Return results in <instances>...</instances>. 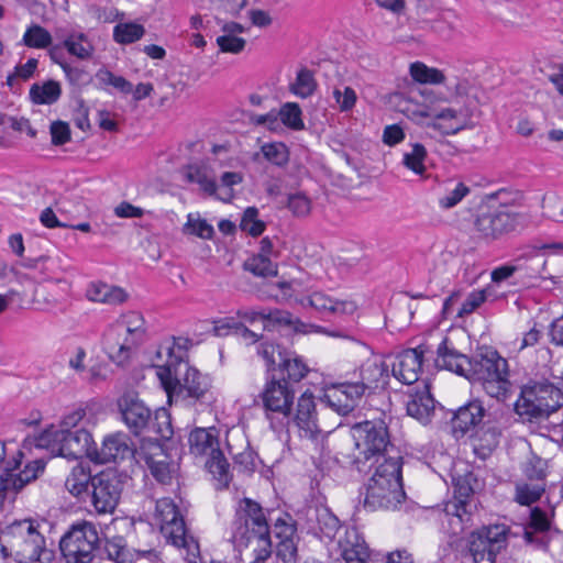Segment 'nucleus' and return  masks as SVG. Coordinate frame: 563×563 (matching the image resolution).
Instances as JSON below:
<instances>
[{
	"instance_id": "c03bdc74",
	"label": "nucleus",
	"mask_w": 563,
	"mask_h": 563,
	"mask_svg": "<svg viewBox=\"0 0 563 563\" xmlns=\"http://www.w3.org/2000/svg\"><path fill=\"white\" fill-rule=\"evenodd\" d=\"M275 287L277 291L272 292V296L277 300H290L294 298L295 301L299 302L302 307H313V299L311 296H300V283H278Z\"/></svg>"
},
{
	"instance_id": "774afa93",
	"label": "nucleus",
	"mask_w": 563,
	"mask_h": 563,
	"mask_svg": "<svg viewBox=\"0 0 563 563\" xmlns=\"http://www.w3.org/2000/svg\"><path fill=\"white\" fill-rule=\"evenodd\" d=\"M333 96L341 111H349L355 106L356 93L351 87H345L343 92L335 89Z\"/></svg>"
},
{
	"instance_id": "20e7f679",
	"label": "nucleus",
	"mask_w": 563,
	"mask_h": 563,
	"mask_svg": "<svg viewBox=\"0 0 563 563\" xmlns=\"http://www.w3.org/2000/svg\"><path fill=\"white\" fill-rule=\"evenodd\" d=\"M466 379L479 384L485 393L497 400H505L511 389L508 361L497 350L481 349L473 357Z\"/></svg>"
},
{
	"instance_id": "c9c22d12",
	"label": "nucleus",
	"mask_w": 563,
	"mask_h": 563,
	"mask_svg": "<svg viewBox=\"0 0 563 563\" xmlns=\"http://www.w3.org/2000/svg\"><path fill=\"white\" fill-rule=\"evenodd\" d=\"M341 530L342 527L338 517L329 508L319 507V540L324 544L327 554L329 553V543L338 541L339 537L343 536L344 532Z\"/></svg>"
},
{
	"instance_id": "473e14b6",
	"label": "nucleus",
	"mask_w": 563,
	"mask_h": 563,
	"mask_svg": "<svg viewBox=\"0 0 563 563\" xmlns=\"http://www.w3.org/2000/svg\"><path fill=\"white\" fill-rule=\"evenodd\" d=\"M407 413L417 420L428 423L434 413L435 400L427 385L421 390L408 395L406 402Z\"/></svg>"
},
{
	"instance_id": "bb28decb",
	"label": "nucleus",
	"mask_w": 563,
	"mask_h": 563,
	"mask_svg": "<svg viewBox=\"0 0 563 563\" xmlns=\"http://www.w3.org/2000/svg\"><path fill=\"white\" fill-rule=\"evenodd\" d=\"M295 421L301 432V437L310 440L316 438L317 412L314 390L308 388L300 395L296 407Z\"/></svg>"
},
{
	"instance_id": "a211bd4d",
	"label": "nucleus",
	"mask_w": 563,
	"mask_h": 563,
	"mask_svg": "<svg viewBox=\"0 0 563 563\" xmlns=\"http://www.w3.org/2000/svg\"><path fill=\"white\" fill-rule=\"evenodd\" d=\"M258 355L265 361L268 372L279 369L286 372L289 380H301L309 368L295 352L273 343H262L257 349Z\"/></svg>"
},
{
	"instance_id": "09e8293b",
	"label": "nucleus",
	"mask_w": 563,
	"mask_h": 563,
	"mask_svg": "<svg viewBox=\"0 0 563 563\" xmlns=\"http://www.w3.org/2000/svg\"><path fill=\"white\" fill-rule=\"evenodd\" d=\"M144 33L143 25L134 22H122L113 27V40L119 44H131L139 41Z\"/></svg>"
},
{
	"instance_id": "cd10ccee",
	"label": "nucleus",
	"mask_w": 563,
	"mask_h": 563,
	"mask_svg": "<svg viewBox=\"0 0 563 563\" xmlns=\"http://www.w3.org/2000/svg\"><path fill=\"white\" fill-rule=\"evenodd\" d=\"M471 362L472 357L460 353L453 346H449V339L446 336L437 349V365L465 378L467 377Z\"/></svg>"
},
{
	"instance_id": "5701e85b",
	"label": "nucleus",
	"mask_w": 563,
	"mask_h": 563,
	"mask_svg": "<svg viewBox=\"0 0 563 563\" xmlns=\"http://www.w3.org/2000/svg\"><path fill=\"white\" fill-rule=\"evenodd\" d=\"M130 457L136 460V450L133 449L131 438L119 431L107 434L101 446H96L92 462L97 464L118 463Z\"/></svg>"
},
{
	"instance_id": "ddd939ff",
	"label": "nucleus",
	"mask_w": 563,
	"mask_h": 563,
	"mask_svg": "<svg viewBox=\"0 0 563 563\" xmlns=\"http://www.w3.org/2000/svg\"><path fill=\"white\" fill-rule=\"evenodd\" d=\"M25 450L18 451L16 455L12 456V461L4 466V474L0 475V508L4 501H12L26 484L36 479L45 470L46 461L44 457H37L34 461L27 462L23 470L15 473L22 462Z\"/></svg>"
},
{
	"instance_id": "b1692460",
	"label": "nucleus",
	"mask_w": 563,
	"mask_h": 563,
	"mask_svg": "<svg viewBox=\"0 0 563 563\" xmlns=\"http://www.w3.org/2000/svg\"><path fill=\"white\" fill-rule=\"evenodd\" d=\"M424 352L423 345L400 352L393 364V375L406 385L417 383L422 371Z\"/></svg>"
},
{
	"instance_id": "dca6fc26",
	"label": "nucleus",
	"mask_w": 563,
	"mask_h": 563,
	"mask_svg": "<svg viewBox=\"0 0 563 563\" xmlns=\"http://www.w3.org/2000/svg\"><path fill=\"white\" fill-rule=\"evenodd\" d=\"M136 461L144 462L151 474L163 484L169 483L178 471V464L159 442L152 439L141 441L136 449Z\"/></svg>"
},
{
	"instance_id": "4468645a",
	"label": "nucleus",
	"mask_w": 563,
	"mask_h": 563,
	"mask_svg": "<svg viewBox=\"0 0 563 563\" xmlns=\"http://www.w3.org/2000/svg\"><path fill=\"white\" fill-rule=\"evenodd\" d=\"M100 542L95 525H75L60 540V551L67 563H91Z\"/></svg>"
},
{
	"instance_id": "412c9836",
	"label": "nucleus",
	"mask_w": 563,
	"mask_h": 563,
	"mask_svg": "<svg viewBox=\"0 0 563 563\" xmlns=\"http://www.w3.org/2000/svg\"><path fill=\"white\" fill-rule=\"evenodd\" d=\"M91 505L98 514H111L120 499L122 483L113 472H102L92 478Z\"/></svg>"
},
{
	"instance_id": "393cba45",
	"label": "nucleus",
	"mask_w": 563,
	"mask_h": 563,
	"mask_svg": "<svg viewBox=\"0 0 563 563\" xmlns=\"http://www.w3.org/2000/svg\"><path fill=\"white\" fill-rule=\"evenodd\" d=\"M516 217L509 212H487L477 217L476 231L486 240H496L516 229Z\"/></svg>"
},
{
	"instance_id": "2eb2a0df",
	"label": "nucleus",
	"mask_w": 563,
	"mask_h": 563,
	"mask_svg": "<svg viewBox=\"0 0 563 563\" xmlns=\"http://www.w3.org/2000/svg\"><path fill=\"white\" fill-rule=\"evenodd\" d=\"M233 161L224 145H216L212 147L211 156L206 161L189 164L185 169V176L188 181L197 184L203 192L213 196L218 191V173L231 166Z\"/></svg>"
},
{
	"instance_id": "9b49d317",
	"label": "nucleus",
	"mask_w": 563,
	"mask_h": 563,
	"mask_svg": "<svg viewBox=\"0 0 563 563\" xmlns=\"http://www.w3.org/2000/svg\"><path fill=\"white\" fill-rule=\"evenodd\" d=\"M355 446L365 461L376 457V463L388 459L394 451L388 424L384 418L364 420L352 426Z\"/></svg>"
},
{
	"instance_id": "0eeeda50",
	"label": "nucleus",
	"mask_w": 563,
	"mask_h": 563,
	"mask_svg": "<svg viewBox=\"0 0 563 563\" xmlns=\"http://www.w3.org/2000/svg\"><path fill=\"white\" fill-rule=\"evenodd\" d=\"M563 406V391L548 379H529L515 405L516 412L529 422H540Z\"/></svg>"
},
{
	"instance_id": "6e6d98bb",
	"label": "nucleus",
	"mask_w": 563,
	"mask_h": 563,
	"mask_svg": "<svg viewBox=\"0 0 563 563\" xmlns=\"http://www.w3.org/2000/svg\"><path fill=\"white\" fill-rule=\"evenodd\" d=\"M427 158V150L420 143L412 144L411 152L404 154V165L417 175H423L426 172L424 161Z\"/></svg>"
},
{
	"instance_id": "2f4dec72",
	"label": "nucleus",
	"mask_w": 563,
	"mask_h": 563,
	"mask_svg": "<svg viewBox=\"0 0 563 563\" xmlns=\"http://www.w3.org/2000/svg\"><path fill=\"white\" fill-rule=\"evenodd\" d=\"M57 35L63 37V46L69 55L81 59H90L95 54V45L89 35L79 30L68 32L59 29Z\"/></svg>"
},
{
	"instance_id": "603ef678",
	"label": "nucleus",
	"mask_w": 563,
	"mask_h": 563,
	"mask_svg": "<svg viewBox=\"0 0 563 563\" xmlns=\"http://www.w3.org/2000/svg\"><path fill=\"white\" fill-rule=\"evenodd\" d=\"M206 466L213 477L222 485L227 486L230 479L229 463L223 455L222 450L207 457Z\"/></svg>"
},
{
	"instance_id": "6e6552de",
	"label": "nucleus",
	"mask_w": 563,
	"mask_h": 563,
	"mask_svg": "<svg viewBox=\"0 0 563 563\" xmlns=\"http://www.w3.org/2000/svg\"><path fill=\"white\" fill-rule=\"evenodd\" d=\"M40 523L33 519L14 521L0 532V552L19 563L37 561L44 548Z\"/></svg>"
},
{
	"instance_id": "e433bc0d",
	"label": "nucleus",
	"mask_w": 563,
	"mask_h": 563,
	"mask_svg": "<svg viewBox=\"0 0 563 563\" xmlns=\"http://www.w3.org/2000/svg\"><path fill=\"white\" fill-rule=\"evenodd\" d=\"M465 124L466 115L463 111L445 108L435 114L432 126L441 133L450 135L463 130Z\"/></svg>"
},
{
	"instance_id": "58836bf2",
	"label": "nucleus",
	"mask_w": 563,
	"mask_h": 563,
	"mask_svg": "<svg viewBox=\"0 0 563 563\" xmlns=\"http://www.w3.org/2000/svg\"><path fill=\"white\" fill-rule=\"evenodd\" d=\"M274 529L276 536L282 539L277 545V556L286 563L292 562L297 552L294 542L289 539L294 533L292 526L278 518L275 521Z\"/></svg>"
},
{
	"instance_id": "423d86ee",
	"label": "nucleus",
	"mask_w": 563,
	"mask_h": 563,
	"mask_svg": "<svg viewBox=\"0 0 563 563\" xmlns=\"http://www.w3.org/2000/svg\"><path fill=\"white\" fill-rule=\"evenodd\" d=\"M145 336V320L137 311H126L110 323L102 339L107 355L115 363L125 362Z\"/></svg>"
},
{
	"instance_id": "e2e57ef3",
	"label": "nucleus",
	"mask_w": 563,
	"mask_h": 563,
	"mask_svg": "<svg viewBox=\"0 0 563 563\" xmlns=\"http://www.w3.org/2000/svg\"><path fill=\"white\" fill-rule=\"evenodd\" d=\"M485 300L486 294L484 290L472 291L462 303V307L457 312V317L464 318L473 313L477 308H479L485 302Z\"/></svg>"
},
{
	"instance_id": "3c124183",
	"label": "nucleus",
	"mask_w": 563,
	"mask_h": 563,
	"mask_svg": "<svg viewBox=\"0 0 563 563\" xmlns=\"http://www.w3.org/2000/svg\"><path fill=\"white\" fill-rule=\"evenodd\" d=\"M316 80L312 71L301 69L298 71L295 80L290 84L289 90L299 98H307L313 93Z\"/></svg>"
},
{
	"instance_id": "f257e3e1",
	"label": "nucleus",
	"mask_w": 563,
	"mask_h": 563,
	"mask_svg": "<svg viewBox=\"0 0 563 563\" xmlns=\"http://www.w3.org/2000/svg\"><path fill=\"white\" fill-rule=\"evenodd\" d=\"M100 412L96 402L80 404L64 413L58 427L52 424L38 434L26 438L23 450H46L52 456L69 460L86 456L92 462L97 444L90 429L98 424Z\"/></svg>"
},
{
	"instance_id": "7ed1b4c3",
	"label": "nucleus",
	"mask_w": 563,
	"mask_h": 563,
	"mask_svg": "<svg viewBox=\"0 0 563 563\" xmlns=\"http://www.w3.org/2000/svg\"><path fill=\"white\" fill-rule=\"evenodd\" d=\"M405 499L402 457L397 453L379 462L365 486L364 507L394 508Z\"/></svg>"
},
{
	"instance_id": "f03ea898",
	"label": "nucleus",
	"mask_w": 563,
	"mask_h": 563,
	"mask_svg": "<svg viewBox=\"0 0 563 563\" xmlns=\"http://www.w3.org/2000/svg\"><path fill=\"white\" fill-rule=\"evenodd\" d=\"M187 340L167 338L156 351L155 375L170 401L201 399L209 389V378L184 360Z\"/></svg>"
},
{
	"instance_id": "f704fd0d",
	"label": "nucleus",
	"mask_w": 563,
	"mask_h": 563,
	"mask_svg": "<svg viewBox=\"0 0 563 563\" xmlns=\"http://www.w3.org/2000/svg\"><path fill=\"white\" fill-rule=\"evenodd\" d=\"M222 35H219L216 43L221 53L240 54L246 46L245 38L239 36L244 32L243 25L236 22L225 23L222 27Z\"/></svg>"
},
{
	"instance_id": "aec40b11",
	"label": "nucleus",
	"mask_w": 563,
	"mask_h": 563,
	"mask_svg": "<svg viewBox=\"0 0 563 563\" xmlns=\"http://www.w3.org/2000/svg\"><path fill=\"white\" fill-rule=\"evenodd\" d=\"M357 309L353 300H339L330 296L319 295V320L333 323V329L319 325V333L334 336L346 338L342 323L352 316Z\"/></svg>"
},
{
	"instance_id": "49530a36",
	"label": "nucleus",
	"mask_w": 563,
	"mask_h": 563,
	"mask_svg": "<svg viewBox=\"0 0 563 563\" xmlns=\"http://www.w3.org/2000/svg\"><path fill=\"white\" fill-rule=\"evenodd\" d=\"M410 76L419 84L439 85L445 80V76L440 69L428 67L422 62H415L410 65Z\"/></svg>"
},
{
	"instance_id": "6ab92c4d",
	"label": "nucleus",
	"mask_w": 563,
	"mask_h": 563,
	"mask_svg": "<svg viewBox=\"0 0 563 563\" xmlns=\"http://www.w3.org/2000/svg\"><path fill=\"white\" fill-rule=\"evenodd\" d=\"M369 549L355 528L345 529L338 541L329 543V553L323 563H367Z\"/></svg>"
},
{
	"instance_id": "a18cd8bd",
	"label": "nucleus",
	"mask_w": 563,
	"mask_h": 563,
	"mask_svg": "<svg viewBox=\"0 0 563 563\" xmlns=\"http://www.w3.org/2000/svg\"><path fill=\"white\" fill-rule=\"evenodd\" d=\"M547 487L519 481L515 486V501L521 506H530L542 497Z\"/></svg>"
},
{
	"instance_id": "7c9ffc66",
	"label": "nucleus",
	"mask_w": 563,
	"mask_h": 563,
	"mask_svg": "<svg viewBox=\"0 0 563 563\" xmlns=\"http://www.w3.org/2000/svg\"><path fill=\"white\" fill-rule=\"evenodd\" d=\"M85 297L88 301L95 303L120 305L126 301L128 294L121 287L92 280L86 286Z\"/></svg>"
},
{
	"instance_id": "c85d7f7f",
	"label": "nucleus",
	"mask_w": 563,
	"mask_h": 563,
	"mask_svg": "<svg viewBox=\"0 0 563 563\" xmlns=\"http://www.w3.org/2000/svg\"><path fill=\"white\" fill-rule=\"evenodd\" d=\"M276 254L273 251V244L268 239L261 241L260 252L249 257L244 267L252 274L261 277L277 275Z\"/></svg>"
},
{
	"instance_id": "72a5a7b5",
	"label": "nucleus",
	"mask_w": 563,
	"mask_h": 563,
	"mask_svg": "<svg viewBox=\"0 0 563 563\" xmlns=\"http://www.w3.org/2000/svg\"><path fill=\"white\" fill-rule=\"evenodd\" d=\"M485 416V408L479 400H472L460 407L452 418L453 431L465 434L478 426Z\"/></svg>"
},
{
	"instance_id": "f8f14e48",
	"label": "nucleus",
	"mask_w": 563,
	"mask_h": 563,
	"mask_svg": "<svg viewBox=\"0 0 563 563\" xmlns=\"http://www.w3.org/2000/svg\"><path fill=\"white\" fill-rule=\"evenodd\" d=\"M510 528L488 525L472 531L466 542V555L473 563H496L497 555L507 549Z\"/></svg>"
},
{
	"instance_id": "0e129e2a",
	"label": "nucleus",
	"mask_w": 563,
	"mask_h": 563,
	"mask_svg": "<svg viewBox=\"0 0 563 563\" xmlns=\"http://www.w3.org/2000/svg\"><path fill=\"white\" fill-rule=\"evenodd\" d=\"M470 188L463 183H459L455 188L448 195L442 197L439 201L440 206L444 209H450L456 206L467 194Z\"/></svg>"
},
{
	"instance_id": "864d4df0",
	"label": "nucleus",
	"mask_w": 563,
	"mask_h": 563,
	"mask_svg": "<svg viewBox=\"0 0 563 563\" xmlns=\"http://www.w3.org/2000/svg\"><path fill=\"white\" fill-rule=\"evenodd\" d=\"M22 41L24 45L31 48H46L52 43L51 33L44 27L34 24L26 29Z\"/></svg>"
},
{
	"instance_id": "a19ab883",
	"label": "nucleus",
	"mask_w": 563,
	"mask_h": 563,
	"mask_svg": "<svg viewBox=\"0 0 563 563\" xmlns=\"http://www.w3.org/2000/svg\"><path fill=\"white\" fill-rule=\"evenodd\" d=\"M185 235H194L202 240H211L214 235V229L199 212H190L186 217V222L181 229Z\"/></svg>"
},
{
	"instance_id": "ea45409f",
	"label": "nucleus",
	"mask_w": 563,
	"mask_h": 563,
	"mask_svg": "<svg viewBox=\"0 0 563 563\" xmlns=\"http://www.w3.org/2000/svg\"><path fill=\"white\" fill-rule=\"evenodd\" d=\"M60 84L55 80L35 82L29 91L30 99L35 104H53L60 98Z\"/></svg>"
},
{
	"instance_id": "1a4fd4ad",
	"label": "nucleus",
	"mask_w": 563,
	"mask_h": 563,
	"mask_svg": "<svg viewBox=\"0 0 563 563\" xmlns=\"http://www.w3.org/2000/svg\"><path fill=\"white\" fill-rule=\"evenodd\" d=\"M117 405L122 422L134 434L148 430L164 439L172 437L170 418L165 409L156 410L153 419L151 409L133 393L122 395Z\"/></svg>"
},
{
	"instance_id": "79ce46f5",
	"label": "nucleus",
	"mask_w": 563,
	"mask_h": 563,
	"mask_svg": "<svg viewBox=\"0 0 563 563\" xmlns=\"http://www.w3.org/2000/svg\"><path fill=\"white\" fill-rule=\"evenodd\" d=\"M302 324L298 319L294 318L289 312L283 310L265 311L264 329L268 331L292 329L299 331Z\"/></svg>"
},
{
	"instance_id": "4d7b16f0",
	"label": "nucleus",
	"mask_w": 563,
	"mask_h": 563,
	"mask_svg": "<svg viewBox=\"0 0 563 563\" xmlns=\"http://www.w3.org/2000/svg\"><path fill=\"white\" fill-rule=\"evenodd\" d=\"M261 152L268 162L277 166L285 165L289 159L288 148L282 142L265 143Z\"/></svg>"
},
{
	"instance_id": "bf43d9fd",
	"label": "nucleus",
	"mask_w": 563,
	"mask_h": 563,
	"mask_svg": "<svg viewBox=\"0 0 563 563\" xmlns=\"http://www.w3.org/2000/svg\"><path fill=\"white\" fill-rule=\"evenodd\" d=\"M97 80L102 85H110L124 95L132 92V84L124 77L114 75L108 69H100L96 74Z\"/></svg>"
},
{
	"instance_id": "13d9d810",
	"label": "nucleus",
	"mask_w": 563,
	"mask_h": 563,
	"mask_svg": "<svg viewBox=\"0 0 563 563\" xmlns=\"http://www.w3.org/2000/svg\"><path fill=\"white\" fill-rule=\"evenodd\" d=\"M278 117L284 125L291 130H300L303 126L301 110L295 102H286L280 107Z\"/></svg>"
},
{
	"instance_id": "39448f33",
	"label": "nucleus",
	"mask_w": 563,
	"mask_h": 563,
	"mask_svg": "<svg viewBox=\"0 0 563 563\" xmlns=\"http://www.w3.org/2000/svg\"><path fill=\"white\" fill-rule=\"evenodd\" d=\"M453 497L444 504V516L451 534L457 536L474 525L479 500L476 497L482 484L478 477L468 471L452 478Z\"/></svg>"
},
{
	"instance_id": "4be33fe9",
	"label": "nucleus",
	"mask_w": 563,
	"mask_h": 563,
	"mask_svg": "<svg viewBox=\"0 0 563 563\" xmlns=\"http://www.w3.org/2000/svg\"><path fill=\"white\" fill-rule=\"evenodd\" d=\"M366 391L367 389L360 382H344L325 387L320 400L328 408H333L340 413H346L354 408Z\"/></svg>"
},
{
	"instance_id": "680f3d73",
	"label": "nucleus",
	"mask_w": 563,
	"mask_h": 563,
	"mask_svg": "<svg viewBox=\"0 0 563 563\" xmlns=\"http://www.w3.org/2000/svg\"><path fill=\"white\" fill-rule=\"evenodd\" d=\"M234 465L240 472L251 473L254 472L257 466L256 453L250 448H245L242 452L233 455Z\"/></svg>"
},
{
	"instance_id": "338daca9",
	"label": "nucleus",
	"mask_w": 563,
	"mask_h": 563,
	"mask_svg": "<svg viewBox=\"0 0 563 563\" xmlns=\"http://www.w3.org/2000/svg\"><path fill=\"white\" fill-rule=\"evenodd\" d=\"M526 529H531L537 532L547 533L550 529V521L544 511L536 507L531 510L530 522Z\"/></svg>"
},
{
	"instance_id": "a878e982",
	"label": "nucleus",
	"mask_w": 563,
	"mask_h": 563,
	"mask_svg": "<svg viewBox=\"0 0 563 563\" xmlns=\"http://www.w3.org/2000/svg\"><path fill=\"white\" fill-rule=\"evenodd\" d=\"M262 400L267 412L279 413L287 417L290 412L292 394L287 383L273 378L268 382L262 393Z\"/></svg>"
},
{
	"instance_id": "052dcab7",
	"label": "nucleus",
	"mask_w": 563,
	"mask_h": 563,
	"mask_svg": "<svg viewBox=\"0 0 563 563\" xmlns=\"http://www.w3.org/2000/svg\"><path fill=\"white\" fill-rule=\"evenodd\" d=\"M258 212L255 208H247L242 217L240 227L243 231L247 232L253 236H257L263 233L265 229L264 222L257 219Z\"/></svg>"
},
{
	"instance_id": "9d476101",
	"label": "nucleus",
	"mask_w": 563,
	"mask_h": 563,
	"mask_svg": "<svg viewBox=\"0 0 563 563\" xmlns=\"http://www.w3.org/2000/svg\"><path fill=\"white\" fill-rule=\"evenodd\" d=\"M155 519L166 541L186 551L188 563H200L199 544L187 534L184 518L173 499L161 498L156 501Z\"/></svg>"
},
{
	"instance_id": "8fccbe9b",
	"label": "nucleus",
	"mask_w": 563,
	"mask_h": 563,
	"mask_svg": "<svg viewBox=\"0 0 563 563\" xmlns=\"http://www.w3.org/2000/svg\"><path fill=\"white\" fill-rule=\"evenodd\" d=\"M526 482L547 487V462L541 457L529 459L523 466Z\"/></svg>"
},
{
	"instance_id": "5fc2aeb1",
	"label": "nucleus",
	"mask_w": 563,
	"mask_h": 563,
	"mask_svg": "<svg viewBox=\"0 0 563 563\" xmlns=\"http://www.w3.org/2000/svg\"><path fill=\"white\" fill-rule=\"evenodd\" d=\"M420 29L430 30L441 37L448 38L454 31V25L449 21L444 13H437L432 19H422L419 21Z\"/></svg>"
},
{
	"instance_id": "f3484780",
	"label": "nucleus",
	"mask_w": 563,
	"mask_h": 563,
	"mask_svg": "<svg viewBox=\"0 0 563 563\" xmlns=\"http://www.w3.org/2000/svg\"><path fill=\"white\" fill-rule=\"evenodd\" d=\"M239 511L245 512V527L247 530L252 529V540L256 542L255 556L251 563H265L272 554V543L263 509L257 503L245 498L240 503Z\"/></svg>"
},
{
	"instance_id": "4c0bfd02",
	"label": "nucleus",
	"mask_w": 563,
	"mask_h": 563,
	"mask_svg": "<svg viewBox=\"0 0 563 563\" xmlns=\"http://www.w3.org/2000/svg\"><path fill=\"white\" fill-rule=\"evenodd\" d=\"M360 383L368 390L384 387L388 378L387 367L384 363L366 361L360 368Z\"/></svg>"
},
{
	"instance_id": "37998d69",
	"label": "nucleus",
	"mask_w": 563,
	"mask_h": 563,
	"mask_svg": "<svg viewBox=\"0 0 563 563\" xmlns=\"http://www.w3.org/2000/svg\"><path fill=\"white\" fill-rule=\"evenodd\" d=\"M92 478L88 467L77 464L66 478L65 486L73 496L79 497L87 490L89 483H92Z\"/></svg>"
},
{
	"instance_id": "c756f323",
	"label": "nucleus",
	"mask_w": 563,
	"mask_h": 563,
	"mask_svg": "<svg viewBox=\"0 0 563 563\" xmlns=\"http://www.w3.org/2000/svg\"><path fill=\"white\" fill-rule=\"evenodd\" d=\"M189 451L195 456L208 457L220 451L219 432L216 428H196L189 433Z\"/></svg>"
},
{
	"instance_id": "69168bd1",
	"label": "nucleus",
	"mask_w": 563,
	"mask_h": 563,
	"mask_svg": "<svg viewBox=\"0 0 563 563\" xmlns=\"http://www.w3.org/2000/svg\"><path fill=\"white\" fill-rule=\"evenodd\" d=\"M106 551L111 560L117 563H126V552L128 549L124 545L122 538H115L113 540H108L106 542Z\"/></svg>"
},
{
	"instance_id": "de8ad7c7",
	"label": "nucleus",
	"mask_w": 563,
	"mask_h": 563,
	"mask_svg": "<svg viewBox=\"0 0 563 563\" xmlns=\"http://www.w3.org/2000/svg\"><path fill=\"white\" fill-rule=\"evenodd\" d=\"M219 183L218 191L213 194L214 197L222 201H230L233 198V186L239 185L243 181V175L238 172L222 170L218 173Z\"/></svg>"
}]
</instances>
